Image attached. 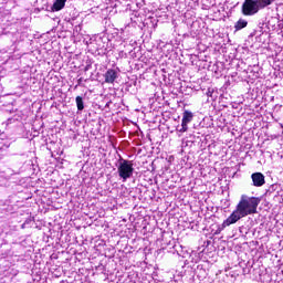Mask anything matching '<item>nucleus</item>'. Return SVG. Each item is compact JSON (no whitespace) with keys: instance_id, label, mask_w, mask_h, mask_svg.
I'll list each match as a JSON object with an SVG mask.
<instances>
[{"instance_id":"nucleus-1","label":"nucleus","mask_w":283,"mask_h":283,"mask_svg":"<svg viewBox=\"0 0 283 283\" xmlns=\"http://www.w3.org/2000/svg\"><path fill=\"white\" fill-rule=\"evenodd\" d=\"M260 205V199L258 197H249L247 195H242L239 203L232 213L223 221L222 228L231 227V224H235L242 218H247V216H253V213H258V206Z\"/></svg>"},{"instance_id":"nucleus-2","label":"nucleus","mask_w":283,"mask_h":283,"mask_svg":"<svg viewBox=\"0 0 283 283\" xmlns=\"http://www.w3.org/2000/svg\"><path fill=\"white\" fill-rule=\"evenodd\" d=\"M275 0H244L242 4V14L244 17H253L258 14L260 10H264L268 6H271Z\"/></svg>"},{"instance_id":"nucleus-3","label":"nucleus","mask_w":283,"mask_h":283,"mask_svg":"<svg viewBox=\"0 0 283 283\" xmlns=\"http://www.w3.org/2000/svg\"><path fill=\"white\" fill-rule=\"evenodd\" d=\"M117 174L123 182H127V180L134 176V161L120 157L118 160Z\"/></svg>"},{"instance_id":"nucleus-4","label":"nucleus","mask_w":283,"mask_h":283,"mask_svg":"<svg viewBox=\"0 0 283 283\" xmlns=\"http://www.w3.org/2000/svg\"><path fill=\"white\" fill-rule=\"evenodd\" d=\"M191 120H193V113L190 111H185L181 119V128L179 129L180 134H185V132H188V125L189 123H191Z\"/></svg>"},{"instance_id":"nucleus-5","label":"nucleus","mask_w":283,"mask_h":283,"mask_svg":"<svg viewBox=\"0 0 283 283\" xmlns=\"http://www.w3.org/2000/svg\"><path fill=\"white\" fill-rule=\"evenodd\" d=\"M253 187H263L266 182L265 177L262 172H253L251 175Z\"/></svg>"},{"instance_id":"nucleus-6","label":"nucleus","mask_w":283,"mask_h":283,"mask_svg":"<svg viewBox=\"0 0 283 283\" xmlns=\"http://www.w3.org/2000/svg\"><path fill=\"white\" fill-rule=\"evenodd\" d=\"M105 83H115L116 78H118V71L114 69H108L104 74Z\"/></svg>"},{"instance_id":"nucleus-7","label":"nucleus","mask_w":283,"mask_h":283,"mask_svg":"<svg viewBox=\"0 0 283 283\" xmlns=\"http://www.w3.org/2000/svg\"><path fill=\"white\" fill-rule=\"evenodd\" d=\"M65 3H67V0H55L51 7L52 12H60L65 8Z\"/></svg>"},{"instance_id":"nucleus-8","label":"nucleus","mask_w":283,"mask_h":283,"mask_svg":"<svg viewBox=\"0 0 283 283\" xmlns=\"http://www.w3.org/2000/svg\"><path fill=\"white\" fill-rule=\"evenodd\" d=\"M75 103H76L77 112H83V109H85V103L83 102V97L76 96Z\"/></svg>"},{"instance_id":"nucleus-9","label":"nucleus","mask_w":283,"mask_h":283,"mask_svg":"<svg viewBox=\"0 0 283 283\" xmlns=\"http://www.w3.org/2000/svg\"><path fill=\"white\" fill-rule=\"evenodd\" d=\"M249 25V22L244 19H239L238 22L234 24L235 30H243V28H247Z\"/></svg>"},{"instance_id":"nucleus-10","label":"nucleus","mask_w":283,"mask_h":283,"mask_svg":"<svg viewBox=\"0 0 283 283\" xmlns=\"http://www.w3.org/2000/svg\"><path fill=\"white\" fill-rule=\"evenodd\" d=\"M277 189H280V185L277 184H273L269 187V189L265 192V196H271L272 193H275V191H277Z\"/></svg>"},{"instance_id":"nucleus-11","label":"nucleus","mask_w":283,"mask_h":283,"mask_svg":"<svg viewBox=\"0 0 283 283\" xmlns=\"http://www.w3.org/2000/svg\"><path fill=\"white\" fill-rule=\"evenodd\" d=\"M212 92L208 91L207 96H211Z\"/></svg>"}]
</instances>
